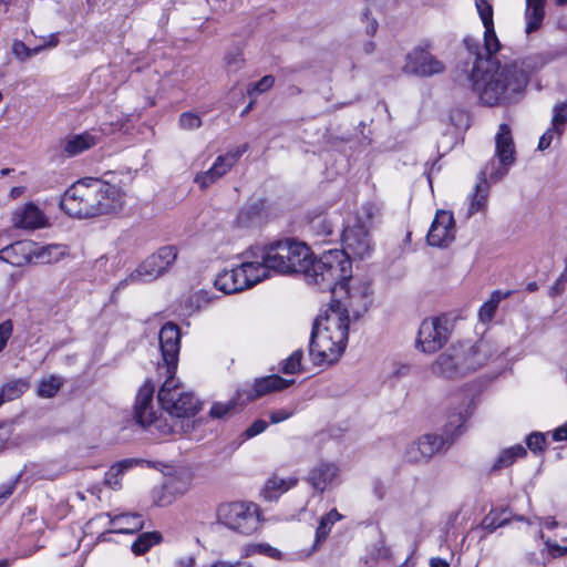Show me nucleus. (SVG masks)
<instances>
[{
    "mask_svg": "<svg viewBox=\"0 0 567 567\" xmlns=\"http://www.w3.org/2000/svg\"><path fill=\"white\" fill-rule=\"evenodd\" d=\"M269 266L279 274L301 272L309 284L317 285L322 291L336 289V278L341 275V252H324L318 260L310 248L300 241L286 238L267 245Z\"/></svg>",
    "mask_w": 567,
    "mask_h": 567,
    "instance_id": "f257e3e1",
    "label": "nucleus"
},
{
    "mask_svg": "<svg viewBox=\"0 0 567 567\" xmlns=\"http://www.w3.org/2000/svg\"><path fill=\"white\" fill-rule=\"evenodd\" d=\"M125 200L123 190L99 178H83L63 194L60 207L69 216L84 219L120 210Z\"/></svg>",
    "mask_w": 567,
    "mask_h": 567,
    "instance_id": "f03ea898",
    "label": "nucleus"
},
{
    "mask_svg": "<svg viewBox=\"0 0 567 567\" xmlns=\"http://www.w3.org/2000/svg\"><path fill=\"white\" fill-rule=\"evenodd\" d=\"M348 320L339 309L327 310L312 328L309 355L315 364H331L339 360L348 341Z\"/></svg>",
    "mask_w": 567,
    "mask_h": 567,
    "instance_id": "7ed1b4c3",
    "label": "nucleus"
},
{
    "mask_svg": "<svg viewBox=\"0 0 567 567\" xmlns=\"http://www.w3.org/2000/svg\"><path fill=\"white\" fill-rule=\"evenodd\" d=\"M487 352L485 341L458 343L441 353L432 363L431 371L440 378L458 379L482 368L487 362Z\"/></svg>",
    "mask_w": 567,
    "mask_h": 567,
    "instance_id": "20e7f679",
    "label": "nucleus"
},
{
    "mask_svg": "<svg viewBox=\"0 0 567 567\" xmlns=\"http://www.w3.org/2000/svg\"><path fill=\"white\" fill-rule=\"evenodd\" d=\"M467 81L483 104L494 106L520 93L528 79L527 73H467Z\"/></svg>",
    "mask_w": 567,
    "mask_h": 567,
    "instance_id": "39448f33",
    "label": "nucleus"
},
{
    "mask_svg": "<svg viewBox=\"0 0 567 567\" xmlns=\"http://www.w3.org/2000/svg\"><path fill=\"white\" fill-rule=\"evenodd\" d=\"M155 385L150 380L138 390L135 402V419L143 427L150 429L159 435H169L183 430V419L156 416L153 410V395Z\"/></svg>",
    "mask_w": 567,
    "mask_h": 567,
    "instance_id": "423d86ee",
    "label": "nucleus"
},
{
    "mask_svg": "<svg viewBox=\"0 0 567 567\" xmlns=\"http://www.w3.org/2000/svg\"><path fill=\"white\" fill-rule=\"evenodd\" d=\"M466 416L462 413L451 416L445 426V436L437 434H425L417 442L408 446L405 457L409 462L420 463L431 458L435 453L451 445L454 437L462 433V426Z\"/></svg>",
    "mask_w": 567,
    "mask_h": 567,
    "instance_id": "0eeeda50",
    "label": "nucleus"
},
{
    "mask_svg": "<svg viewBox=\"0 0 567 567\" xmlns=\"http://www.w3.org/2000/svg\"><path fill=\"white\" fill-rule=\"evenodd\" d=\"M350 279L351 276L342 281H338L336 289H328L333 297L339 298L329 305L328 310L333 306V309H339L347 317L348 321L350 312L353 317L359 318L368 310L371 303L370 284L359 280L349 286L348 281Z\"/></svg>",
    "mask_w": 567,
    "mask_h": 567,
    "instance_id": "6e6552de",
    "label": "nucleus"
},
{
    "mask_svg": "<svg viewBox=\"0 0 567 567\" xmlns=\"http://www.w3.org/2000/svg\"><path fill=\"white\" fill-rule=\"evenodd\" d=\"M165 381L158 391V402L163 410L172 417L189 419L199 409L198 400L193 393L184 391L175 379V373H164Z\"/></svg>",
    "mask_w": 567,
    "mask_h": 567,
    "instance_id": "1a4fd4ad",
    "label": "nucleus"
},
{
    "mask_svg": "<svg viewBox=\"0 0 567 567\" xmlns=\"http://www.w3.org/2000/svg\"><path fill=\"white\" fill-rule=\"evenodd\" d=\"M342 250H329L328 252H341L344 256L346 262L341 264V275L336 278V285L338 281H342L351 276V258L363 259L371 255L372 244L370 235L363 225L348 226L342 234Z\"/></svg>",
    "mask_w": 567,
    "mask_h": 567,
    "instance_id": "9d476101",
    "label": "nucleus"
},
{
    "mask_svg": "<svg viewBox=\"0 0 567 567\" xmlns=\"http://www.w3.org/2000/svg\"><path fill=\"white\" fill-rule=\"evenodd\" d=\"M218 522L243 535L252 534L258 527L256 505L246 502L221 504L217 509Z\"/></svg>",
    "mask_w": 567,
    "mask_h": 567,
    "instance_id": "9b49d317",
    "label": "nucleus"
},
{
    "mask_svg": "<svg viewBox=\"0 0 567 567\" xmlns=\"http://www.w3.org/2000/svg\"><path fill=\"white\" fill-rule=\"evenodd\" d=\"M495 157L498 159V165L495 167L493 161L488 175L492 179L498 181L507 174L509 167L516 161V147L512 128L505 123L499 124L495 134Z\"/></svg>",
    "mask_w": 567,
    "mask_h": 567,
    "instance_id": "f8f14e48",
    "label": "nucleus"
},
{
    "mask_svg": "<svg viewBox=\"0 0 567 567\" xmlns=\"http://www.w3.org/2000/svg\"><path fill=\"white\" fill-rule=\"evenodd\" d=\"M447 319L431 317L422 321L416 339V348L424 353H434L447 342L450 330Z\"/></svg>",
    "mask_w": 567,
    "mask_h": 567,
    "instance_id": "ddd939ff",
    "label": "nucleus"
},
{
    "mask_svg": "<svg viewBox=\"0 0 567 567\" xmlns=\"http://www.w3.org/2000/svg\"><path fill=\"white\" fill-rule=\"evenodd\" d=\"M159 348L163 364H159L158 374L175 373L178 364L181 349V331L173 322L165 323L159 331Z\"/></svg>",
    "mask_w": 567,
    "mask_h": 567,
    "instance_id": "4468645a",
    "label": "nucleus"
},
{
    "mask_svg": "<svg viewBox=\"0 0 567 567\" xmlns=\"http://www.w3.org/2000/svg\"><path fill=\"white\" fill-rule=\"evenodd\" d=\"M455 239V220L449 210H437L426 240L433 247H447Z\"/></svg>",
    "mask_w": 567,
    "mask_h": 567,
    "instance_id": "2eb2a0df",
    "label": "nucleus"
},
{
    "mask_svg": "<svg viewBox=\"0 0 567 567\" xmlns=\"http://www.w3.org/2000/svg\"><path fill=\"white\" fill-rule=\"evenodd\" d=\"M404 71H443L442 62L432 53L430 42L414 47L405 58Z\"/></svg>",
    "mask_w": 567,
    "mask_h": 567,
    "instance_id": "dca6fc26",
    "label": "nucleus"
},
{
    "mask_svg": "<svg viewBox=\"0 0 567 567\" xmlns=\"http://www.w3.org/2000/svg\"><path fill=\"white\" fill-rule=\"evenodd\" d=\"M255 256L257 258L256 260H246L238 266L248 288L269 278L270 271L274 270L268 262L267 246L258 248Z\"/></svg>",
    "mask_w": 567,
    "mask_h": 567,
    "instance_id": "f3484780",
    "label": "nucleus"
},
{
    "mask_svg": "<svg viewBox=\"0 0 567 567\" xmlns=\"http://www.w3.org/2000/svg\"><path fill=\"white\" fill-rule=\"evenodd\" d=\"M11 223L18 229L35 230L45 227L48 218L37 205L28 203L12 212Z\"/></svg>",
    "mask_w": 567,
    "mask_h": 567,
    "instance_id": "a211bd4d",
    "label": "nucleus"
},
{
    "mask_svg": "<svg viewBox=\"0 0 567 567\" xmlns=\"http://www.w3.org/2000/svg\"><path fill=\"white\" fill-rule=\"evenodd\" d=\"M340 468L330 462L316 464L308 473L307 482L315 492L321 494L339 482Z\"/></svg>",
    "mask_w": 567,
    "mask_h": 567,
    "instance_id": "6ab92c4d",
    "label": "nucleus"
},
{
    "mask_svg": "<svg viewBox=\"0 0 567 567\" xmlns=\"http://www.w3.org/2000/svg\"><path fill=\"white\" fill-rule=\"evenodd\" d=\"M37 243L32 240H19L0 250V258L16 267H22L34 262Z\"/></svg>",
    "mask_w": 567,
    "mask_h": 567,
    "instance_id": "aec40b11",
    "label": "nucleus"
},
{
    "mask_svg": "<svg viewBox=\"0 0 567 567\" xmlns=\"http://www.w3.org/2000/svg\"><path fill=\"white\" fill-rule=\"evenodd\" d=\"M567 554V544H558L551 539L544 543V547L537 551H525L524 559L529 565H546L554 557H560Z\"/></svg>",
    "mask_w": 567,
    "mask_h": 567,
    "instance_id": "412c9836",
    "label": "nucleus"
},
{
    "mask_svg": "<svg viewBox=\"0 0 567 567\" xmlns=\"http://www.w3.org/2000/svg\"><path fill=\"white\" fill-rule=\"evenodd\" d=\"M107 517L110 519V524L113 526L111 532L118 534H133L143 528L144 522L141 515L125 513V514H101L99 518Z\"/></svg>",
    "mask_w": 567,
    "mask_h": 567,
    "instance_id": "4be33fe9",
    "label": "nucleus"
},
{
    "mask_svg": "<svg viewBox=\"0 0 567 567\" xmlns=\"http://www.w3.org/2000/svg\"><path fill=\"white\" fill-rule=\"evenodd\" d=\"M293 382V379H284L277 374L256 379L252 385V391L247 394V399L255 400L274 391L284 390L291 385Z\"/></svg>",
    "mask_w": 567,
    "mask_h": 567,
    "instance_id": "5701e85b",
    "label": "nucleus"
},
{
    "mask_svg": "<svg viewBox=\"0 0 567 567\" xmlns=\"http://www.w3.org/2000/svg\"><path fill=\"white\" fill-rule=\"evenodd\" d=\"M484 49L486 52V66L489 68L491 71H512V66L502 65L496 53L501 49V43L496 35L494 25L484 28Z\"/></svg>",
    "mask_w": 567,
    "mask_h": 567,
    "instance_id": "b1692460",
    "label": "nucleus"
},
{
    "mask_svg": "<svg viewBox=\"0 0 567 567\" xmlns=\"http://www.w3.org/2000/svg\"><path fill=\"white\" fill-rule=\"evenodd\" d=\"M99 136L89 131L70 135L62 142V152L68 157H73L95 146Z\"/></svg>",
    "mask_w": 567,
    "mask_h": 567,
    "instance_id": "393cba45",
    "label": "nucleus"
},
{
    "mask_svg": "<svg viewBox=\"0 0 567 567\" xmlns=\"http://www.w3.org/2000/svg\"><path fill=\"white\" fill-rule=\"evenodd\" d=\"M162 275L163 272L158 268V265L155 264V259L148 256L133 272L118 284L117 288L130 284L151 282Z\"/></svg>",
    "mask_w": 567,
    "mask_h": 567,
    "instance_id": "a878e982",
    "label": "nucleus"
},
{
    "mask_svg": "<svg viewBox=\"0 0 567 567\" xmlns=\"http://www.w3.org/2000/svg\"><path fill=\"white\" fill-rule=\"evenodd\" d=\"M215 287L224 293H235L247 289L246 280L244 279L243 272H240L238 266L230 269L224 270L215 279Z\"/></svg>",
    "mask_w": 567,
    "mask_h": 567,
    "instance_id": "bb28decb",
    "label": "nucleus"
},
{
    "mask_svg": "<svg viewBox=\"0 0 567 567\" xmlns=\"http://www.w3.org/2000/svg\"><path fill=\"white\" fill-rule=\"evenodd\" d=\"M58 43V33H51L48 37L41 38L40 42L33 47L27 45L22 41H14L12 45V52L18 59L28 60L44 49L56 47Z\"/></svg>",
    "mask_w": 567,
    "mask_h": 567,
    "instance_id": "cd10ccee",
    "label": "nucleus"
},
{
    "mask_svg": "<svg viewBox=\"0 0 567 567\" xmlns=\"http://www.w3.org/2000/svg\"><path fill=\"white\" fill-rule=\"evenodd\" d=\"M297 482L296 477L284 478L274 474L265 484L262 489L264 496L269 501L277 499L281 494L296 486Z\"/></svg>",
    "mask_w": 567,
    "mask_h": 567,
    "instance_id": "c85d7f7f",
    "label": "nucleus"
},
{
    "mask_svg": "<svg viewBox=\"0 0 567 567\" xmlns=\"http://www.w3.org/2000/svg\"><path fill=\"white\" fill-rule=\"evenodd\" d=\"M487 174V167L480 173L478 182L475 185V192L471 197V203L467 213L468 217L476 214L477 212L483 210L486 206L489 188L486 181Z\"/></svg>",
    "mask_w": 567,
    "mask_h": 567,
    "instance_id": "c756f323",
    "label": "nucleus"
},
{
    "mask_svg": "<svg viewBox=\"0 0 567 567\" xmlns=\"http://www.w3.org/2000/svg\"><path fill=\"white\" fill-rule=\"evenodd\" d=\"M511 517L506 516V509L493 508L486 514L476 529L484 532L482 538L494 533L497 528L507 525Z\"/></svg>",
    "mask_w": 567,
    "mask_h": 567,
    "instance_id": "7c9ffc66",
    "label": "nucleus"
},
{
    "mask_svg": "<svg viewBox=\"0 0 567 567\" xmlns=\"http://www.w3.org/2000/svg\"><path fill=\"white\" fill-rule=\"evenodd\" d=\"M544 6L545 0H526L525 18L527 21V33H532L540 28L545 17Z\"/></svg>",
    "mask_w": 567,
    "mask_h": 567,
    "instance_id": "2f4dec72",
    "label": "nucleus"
},
{
    "mask_svg": "<svg viewBox=\"0 0 567 567\" xmlns=\"http://www.w3.org/2000/svg\"><path fill=\"white\" fill-rule=\"evenodd\" d=\"M247 151V145H243L235 151H230L224 155H219L212 165L217 169L218 176L223 177L237 163L241 155Z\"/></svg>",
    "mask_w": 567,
    "mask_h": 567,
    "instance_id": "473e14b6",
    "label": "nucleus"
},
{
    "mask_svg": "<svg viewBox=\"0 0 567 567\" xmlns=\"http://www.w3.org/2000/svg\"><path fill=\"white\" fill-rule=\"evenodd\" d=\"M511 291L502 292L499 290H495L492 292L489 299L483 303L478 311V317L482 322H489L498 308L499 302L509 297Z\"/></svg>",
    "mask_w": 567,
    "mask_h": 567,
    "instance_id": "72a5a7b5",
    "label": "nucleus"
},
{
    "mask_svg": "<svg viewBox=\"0 0 567 567\" xmlns=\"http://www.w3.org/2000/svg\"><path fill=\"white\" fill-rule=\"evenodd\" d=\"M526 455V450L523 445L516 444L508 449L503 450L495 463L493 464V470H501L511 466L517 458L524 457Z\"/></svg>",
    "mask_w": 567,
    "mask_h": 567,
    "instance_id": "f704fd0d",
    "label": "nucleus"
},
{
    "mask_svg": "<svg viewBox=\"0 0 567 567\" xmlns=\"http://www.w3.org/2000/svg\"><path fill=\"white\" fill-rule=\"evenodd\" d=\"M29 383L23 379H17L7 382L0 392L1 405L6 401H12L20 398L28 389Z\"/></svg>",
    "mask_w": 567,
    "mask_h": 567,
    "instance_id": "c9c22d12",
    "label": "nucleus"
},
{
    "mask_svg": "<svg viewBox=\"0 0 567 567\" xmlns=\"http://www.w3.org/2000/svg\"><path fill=\"white\" fill-rule=\"evenodd\" d=\"M162 539L161 534L153 532H146L138 535V537L133 542L131 549L132 551L140 556L147 553L151 547L158 544Z\"/></svg>",
    "mask_w": 567,
    "mask_h": 567,
    "instance_id": "e433bc0d",
    "label": "nucleus"
},
{
    "mask_svg": "<svg viewBox=\"0 0 567 567\" xmlns=\"http://www.w3.org/2000/svg\"><path fill=\"white\" fill-rule=\"evenodd\" d=\"M150 257L155 259V264L158 265L161 271L165 274L175 262L177 258V249L174 246H164Z\"/></svg>",
    "mask_w": 567,
    "mask_h": 567,
    "instance_id": "4c0bfd02",
    "label": "nucleus"
},
{
    "mask_svg": "<svg viewBox=\"0 0 567 567\" xmlns=\"http://www.w3.org/2000/svg\"><path fill=\"white\" fill-rule=\"evenodd\" d=\"M341 518L342 515L339 514L336 508L331 509L329 513L322 516L316 530V544L324 540L329 535L333 524L339 522Z\"/></svg>",
    "mask_w": 567,
    "mask_h": 567,
    "instance_id": "58836bf2",
    "label": "nucleus"
},
{
    "mask_svg": "<svg viewBox=\"0 0 567 567\" xmlns=\"http://www.w3.org/2000/svg\"><path fill=\"white\" fill-rule=\"evenodd\" d=\"M551 127L557 131L559 138L567 127V102L556 103L553 107Z\"/></svg>",
    "mask_w": 567,
    "mask_h": 567,
    "instance_id": "ea45409f",
    "label": "nucleus"
},
{
    "mask_svg": "<svg viewBox=\"0 0 567 567\" xmlns=\"http://www.w3.org/2000/svg\"><path fill=\"white\" fill-rule=\"evenodd\" d=\"M34 254V262L35 264H49L59 259V256L62 255L60 246L49 245V246H39L37 244V249Z\"/></svg>",
    "mask_w": 567,
    "mask_h": 567,
    "instance_id": "a19ab883",
    "label": "nucleus"
},
{
    "mask_svg": "<svg viewBox=\"0 0 567 567\" xmlns=\"http://www.w3.org/2000/svg\"><path fill=\"white\" fill-rule=\"evenodd\" d=\"M128 466V461H123L111 466V468L105 473L104 483L112 489L120 488L122 475Z\"/></svg>",
    "mask_w": 567,
    "mask_h": 567,
    "instance_id": "79ce46f5",
    "label": "nucleus"
},
{
    "mask_svg": "<svg viewBox=\"0 0 567 567\" xmlns=\"http://www.w3.org/2000/svg\"><path fill=\"white\" fill-rule=\"evenodd\" d=\"M463 42L468 53L475 56V62L471 71H491L488 66L484 65V59L481 53L480 43L471 37H466Z\"/></svg>",
    "mask_w": 567,
    "mask_h": 567,
    "instance_id": "37998d69",
    "label": "nucleus"
},
{
    "mask_svg": "<svg viewBox=\"0 0 567 567\" xmlns=\"http://www.w3.org/2000/svg\"><path fill=\"white\" fill-rule=\"evenodd\" d=\"M61 385V381L56 377L51 375L39 383L38 395L47 399L53 398L59 392Z\"/></svg>",
    "mask_w": 567,
    "mask_h": 567,
    "instance_id": "c03bdc74",
    "label": "nucleus"
},
{
    "mask_svg": "<svg viewBox=\"0 0 567 567\" xmlns=\"http://www.w3.org/2000/svg\"><path fill=\"white\" fill-rule=\"evenodd\" d=\"M302 350L298 349L282 361L281 371L286 374H296L301 371Z\"/></svg>",
    "mask_w": 567,
    "mask_h": 567,
    "instance_id": "a18cd8bd",
    "label": "nucleus"
},
{
    "mask_svg": "<svg viewBox=\"0 0 567 567\" xmlns=\"http://www.w3.org/2000/svg\"><path fill=\"white\" fill-rule=\"evenodd\" d=\"M262 203L260 200L244 207L238 214V221L244 226H248L254 217L258 216L262 210Z\"/></svg>",
    "mask_w": 567,
    "mask_h": 567,
    "instance_id": "49530a36",
    "label": "nucleus"
},
{
    "mask_svg": "<svg viewBox=\"0 0 567 567\" xmlns=\"http://www.w3.org/2000/svg\"><path fill=\"white\" fill-rule=\"evenodd\" d=\"M219 178L217 169L212 166L206 172L197 173L194 177V183H196L200 189H206Z\"/></svg>",
    "mask_w": 567,
    "mask_h": 567,
    "instance_id": "de8ad7c7",
    "label": "nucleus"
},
{
    "mask_svg": "<svg viewBox=\"0 0 567 567\" xmlns=\"http://www.w3.org/2000/svg\"><path fill=\"white\" fill-rule=\"evenodd\" d=\"M475 7L484 28L494 25L492 4L487 0H476Z\"/></svg>",
    "mask_w": 567,
    "mask_h": 567,
    "instance_id": "09e8293b",
    "label": "nucleus"
},
{
    "mask_svg": "<svg viewBox=\"0 0 567 567\" xmlns=\"http://www.w3.org/2000/svg\"><path fill=\"white\" fill-rule=\"evenodd\" d=\"M275 83V79L271 74L265 75L261 80L249 85L247 89V93L250 97H255L266 91H268Z\"/></svg>",
    "mask_w": 567,
    "mask_h": 567,
    "instance_id": "8fccbe9b",
    "label": "nucleus"
},
{
    "mask_svg": "<svg viewBox=\"0 0 567 567\" xmlns=\"http://www.w3.org/2000/svg\"><path fill=\"white\" fill-rule=\"evenodd\" d=\"M179 125L184 130H195L200 127L202 118L196 113L185 112L179 116Z\"/></svg>",
    "mask_w": 567,
    "mask_h": 567,
    "instance_id": "3c124183",
    "label": "nucleus"
},
{
    "mask_svg": "<svg viewBox=\"0 0 567 567\" xmlns=\"http://www.w3.org/2000/svg\"><path fill=\"white\" fill-rule=\"evenodd\" d=\"M310 227L319 237H327L332 231L330 223L322 216L313 218Z\"/></svg>",
    "mask_w": 567,
    "mask_h": 567,
    "instance_id": "603ef678",
    "label": "nucleus"
},
{
    "mask_svg": "<svg viewBox=\"0 0 567 567\" xmlns=\"http://www.w3.org/2000/svg\"><path fill=\"white\" fill-rule=\"evenodd\" d=\"M13 333V323L10 319L0 323V352H2Z\"/></svg>",
    "mask_w": 567,
    "mask_h": 567,
    "instance_id": "864d4df0",
    "label": "nucleus"
},
{
    "mask_svg": "<svg viewBox=\"0 0 567 567\" xmlns=\"http://www.w3.org/2000/svg\"><path fill=\"white\" fill-rule=\"evenodd\" d=\"M513 518L516 520H519V522H526L528 525H533L535 523V520H537V524L540 527H546L548 529H553L558 526V523L556 522V519L554 517H546V518L534 517V519H532V518H525L524 516L515 515Z\"/></svg>",
    "mask_w": 567,
    "mask_h": 567,
    "instance_id": "5fc2aeb1",
    "label": "nucleus"
},
{
    "mask_svg": "<svg viewBox=\"0 0 567 567\" xmlns=\"http://www.w3.org/2000/svg\"><path fill=\"white\" fill-rule=\"evenodd\" d=\"M545 442L546 440L544 434L539 432H534L526 439V444L533 452L542 451L544 449Z\"/></svg>",
    "mask_w": 567,
    "mask_h": 567,
    "instance_id": "6e6d98bb",
    "label": "nucleus"
},
{
    "mask_svg": "<svg viewBox=\"0 0 567 567\" xmlns=\"http://www.w3.org/2000/svg\"><path fill=\"white\" fill-rule=\"evenodd\" d=\"M234 408L235 403L233 401H229L228 403H214L210 409V415L213 417L221 419Z\"/></svg>",
    "mask_w": 567,
    "mask_h": 567,
    "instance_id": "4d7b16f0",
    "label": "nucleus"
},
{
    "mask_svg": "<svg viewBox=\"0 0 567 567\" xmlns=\"http://www.w3.org/2000/svg\"><path fill=\"white\" fill-rule=\"evenodd\" d=\"M293 413H295L293 410H290V409H279L276 411H271L269 413V419L272 424H277V423L288 420L289 417H291L293 415Z\"/></svg>",
    "mask_w": 567,
    "mask_h": 567,
    "instance_id": "13d9d810",
    "label": "nucleus"
},
{
    "mask_svg": "<svg viewBox=\"0 0 567 567\" xmlns=\"http://www.w3.org/2000/svg\"><path fill=\"white\" fill-rule=\"evenodd\" d=\"M362 21L365 22V32L368 35H374L378 30V21L377 19L370 17V10L365 9L362 12Z\"/></svg>",
    "mask_w": 567,
    "mask_h": 567,
    "instance_id": "bf43d9fd",
    "label": "nucleus"
},
{
    "mask_svg": "<svg viewBox=\"0 0 567 567\" xmlns=\"http://www.w3.org/2000/svg\"><path fill=\"white\" fill-rule=\"evenodd\" d=\"M268 424L264 420H256L246 431L245 436L251 439L267 429Z\"/></svg>",
    "mask_w": 567,
    "mask_h": 567,
    "instance_id": "052dcab7",
    "label": "nucleus"
},
{
    "mask_svg": "<svg viewBox=\"0 0 567 567\" xmlns=\"http://www.w3.org/2000/svg\"><path fill=\"white\" fill-rule=\"evenodd\" d=\"M555 135H557V131L554 130V127L550 126L549 128H547V131L539 138L538 150H547L550 146Z\"/></svg>",
    "mask_w": 567,
    "mask_h": 567,
    "instance_id": "680f3d73",
    "label": "nucleus"
},
{
    "mask_svg": "<svg viewBox=\"0 0 567 567\" xmlns=\"http://www.w3.org/2000/svg\"><path fill=\"white\" fill-rule=\"evenodd\" d=\"M258 549H259L260 555H265V556H268L274 559H281V557H282V554L279 549H277L266 543H259Z\"/></svg>",
    "mask_w": 567,
    "mask_h": 567,
    "instance_id": "e2e57ef3",
    "label": "nucleus"
},
{
    "mask_svg": "<svg viewBox=\"0 0 567 567\" xmlns=\"http://www.w3.org/2000/svg\"><path fill=\"white\" fill-rule=\"evenodd\" d=\"M226 65L228 68H238L243 61V53L239 49H235L225 55Z\"/></svg>",
    "mask_w": 567,
    "mask_h": 567,
    "instance_id": "0e129e2a",
    "label": "nucleus"
},
{
    "mask_svg": "<svg viewBox=\"0 0 567 567\" xmlns=\"http://www.w3.org/2000/svg\"><path fill=\"white\" fill-rule=\"evenodd\" d=\"M209 567H254L251 563L248 561H228V560H217L212 564Z\"/></svg>",
    "mask_w": 567,
    "mask_h": 567,
    "instance_id": "69168bd1",
    "label": "nucleus"
},
{
    "mask_svg": "<svg viewBox=\"0 0 567 567\" xmlns=\"http://www.w3.org/2000/svg\"><path fill=\"white\" fill-rule=\"evenodd\" d=\"M196 559L193 555H186L175 560L174 567H194Z\"/></svg>",
    "mask_w": 567,
    "mask_h": 567,
    "instance_id": "338daca9",
    "label": "nucleus"
},
{
    "mask_svg": "<svg viewBox=\"0 0 567 567\" xmlns=\"http://www.w3.org/2000/svg\"><path fill=\"white\" fill-rule=\"evenodd\" d=\"M555 441H567V422L553 432Z\"/></svg>",
    "mask_w": 567,
    "mask_h": 567,
    "instance_id": "774afa93",
    "label": "nucleus"
}]
</instances>
